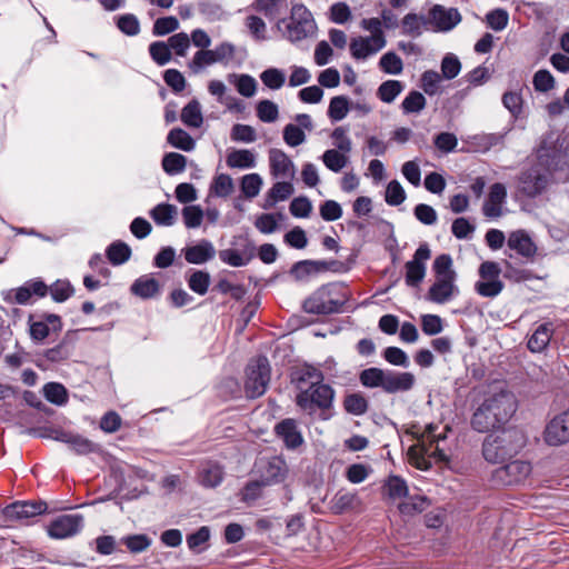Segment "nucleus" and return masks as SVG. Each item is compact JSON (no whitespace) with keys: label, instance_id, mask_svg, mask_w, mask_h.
<instances>
[{"label":"nucleus","instance_id":"nucleus-1","mask_svg":"<svg viewBox=\"0 0 569 569\" xmlns=\"http://www.w3.org/2000/svg\"><path fill=\"white\" fill-rule=\"evenodd\" d=\"M537 163L556 183L569 181V138L556 130L541 136L535 149Z\"/></svg>","mask_w":569,"mask_h":569},{"label":"nucleus","instance_id":"nucleus-2","mask_svg":"<svg viewBox=\"0 0 569 569\" xmlns=\"http://www.w3.org/2000/svg\"><path fill=\"white\" fill-rule=\"evenodd\" d=\"M517 410L516 399L509 391L487 396L471 417V427L488 432L507 423Z\"/></svg>","mask_w":569,"mask_h":569},{"label":"nucleus","instance_id":"nucleus-3","mask_svg":"<svg viewBox=\"0 0 569 569\" xmlns=\"http://www.w3.org/2000/svg\"><path fill=\"white\" fill-rule=\"evenodd\" d=\"M336 390L323 381H315L302 392H297L295 403L312 419L328 421L335 416Z\"/></svg>","mask_w":569,"mask_h":569},{"label":"nucleus","instance_id":"nucleus-4","mask_svg":"<svg viewBox=\"0 0 569 569\" xmlns=\"http://www.w3.org/2000/svg\"><path fill=\"white\" fill-rule=\"evenodd\" d=\"M525 446L523 433L516 428L501 429L488 435L482 443V456L490 463H503Z\"/></svg>","mask_w":569,"mask_h":569},{"label":"nucleus","instance_id":"nucleus-5","mask_svg":"<svg viewBox=\"0 0 569 569\" xmlns=\"http://www.w3.org/2000/svg\"><path fill=\"white\" fill-rule=\"evenodd\" d=\"M348 296L341 283L330 282L319 287L302 302L305 312L316 316L339 313L346 305Z\"/></svg>","mask_w":569,"mask_h":569},{"label":"nucleus","instance_id":"nucleus-6","mask_svg":"<svg viewBox=\"0 0 569 569\" xmlns=\"http://www.w3.org/2000/svg\"><path fill=\"white\" fill-rule=\"evenodd\" d=\"M283 38L291 43H298L307 38L315 36L317 31L316 21L303 4H293L289 18L280 19L277 23Z\"/></svg>","mask_w":569,"mask_h":569},{"label":"nucleus","instance_id":"nucleus-7","mask_svg":"<svg viewBox=\"0 0 569 569\" xmlns=\"http://www.w3.org/2000/svg\"><path fill=\"white\" fill-rule=\"evenodd\" d=\"M437 425H428L418 438V442L411 446L408 450L410 458L416 460V466L419 469H428L429 465L425 459L426 456L437 458L442 461L448 459L443 449L439 446V442L445 440L446 436L437 435Z\"/></svg>","mask_w":569,"mask_h":569},{"label":"nucleus","instance_id":"nucleus-8","mask_svg":"<svg viewBox=\"0 0 569 569\" xmlns=\"http://www.w3.org/2000/svg\"><path fill=\"white\" fill-rule=\"evenodd\" d=\"M271 378V368L266 356H258L246 367L244 392L250 399L264 395Z\"/></svg>","mask_w":569,"mask_h":569},{"label":"nucleus","instance_id":"nucleus-9","mask_svg":"<svg viewBox=\"0 0 569 569\" xmlns=\"http://www.w3.org/2000/svg\"><path fill=\"white\" fill-rule=\"evenodd\" d=\"M502 272L501 266L496 261H483L478 268L479 280L475 283V292L482 297L493 299L505 289V283L500 279Z\"/></svg>","mask_w":569,"mask_h":569},{"label":"nucleus","instance_id":"nucleus-10","mask_svg":"<svg viewBox=\"0 0 569 569\" xmlns=\"http://www.w3.org/2000/svg\"><path fill=\"white\" fill-rule=\"evenodd\" d=\"M530 462L525 460H512L491 472L490 481L497 487H511L522 483L531 473Z\"/></svg>","mask_w":569,"mask_h":569},{"label":"nucleus","instance_id":"nucleus-11","mask_svg":"<svg viewBox=\"0 0 569 569\" xmlns=\"http://www.w3.org/2000/svg\"><path fill=\"white\" fill-rule=\"evenodd\" d=\"M552 181L550 174L538 163L522 170L518 177V190L528 198L540 196Z\"/></svg>","mask_w":569,"mask_h":569},{"label":"nucleus","instance_id":"nucleus-12","mask_svg":"<svg viewBox=\"0 0 569 569\" xmlns=\"http://www.w3.org/2000/svg\"><path fill=\"white\" fill-rule=\"evenodd\" d=\"M431 257V250L428 243H421L413 253L411 260L406 262L405 281L408 287L418 288L426 277V262Z\"/></svg>","mask_w":569,"mask_h":569},{"label":"nucleus","instance_id":"nucleus-13","mask_svg":"<svg viewBox=\"0 0 569 569\" xmlns=\"http://www.w3.org/2000/svg\"><path fill=\"white\" fill-rule=\"evenodd\" d=\"M506 243L505 254L510 259L515 256H520L526 261H532L537 254V244L523 229L510 232Z\"/></svg>","mask_w":569,"mask_h":569},{"label":"nucleus","instance_id":"nucleus-14","mask_svg":"<svg viewBox=\"0 0 569 569\" xmlns=\"http://www.w3.org/2000/svg\"><path fill=\"white\" fill-rule=\"evenodd\" d=\"M543 439L549 446L569 442V409L556 415L546 426Z\"/></svg>","mask_w":569,"mask_h":569},{"label":"nucleus","instance_id":"nucleus-15","mask_svg":"<svg viewBox=\"0 0 569 569\" xmlns=\"http://www.w3.org/2000/svg\"><path fill=\"white\" fill-rule=\"evenodd\" d=\"M83 527V517L79 513L62 515L51 521L48 535L53 539H66L77 535Z\"/></svg>","mask_w":569,"mask_h":569},{"label":"nucleus","instance_id":"nucleus-16","mask_svg":"<svg viewBox=\"0 0 569 569\" xmlns=\"http://www.w3.org/2000/svg\"><path fill=\"white\" fill-rule=\"evenodd\" d=\"M430 23L438 32L451 31L461 22V14L456 8H446L441 4H435L429 10Z\"/></svg>","mask_w":569,"mask_h":569},{"label":"nucleus","instance_id":"nucleus-17","mask_svg":"<svg viewBox=\"0 0 569 569\" xmlns=\"http://www.w3.org/2000/svg\"><path fill=\"white\" fill-rule=\"evenodd\" d=\"M44 501H18L4 509V516L11 520H28L46 512Z\"/></svg>","mask_w":569,"mask_h":569},{"label":"nucleus","instance_id":"nucleus-18","mask_svg":"<svg viewBox=\"0 0 569 569\" xmlns=\"http://www.w3.org/2000/svg\"><path fill=\"white\" fill-rule=\"evenodd\" d=\"M416 377L409 371H396L387 369L383 391L389 395L407 392L413 388Z\"/></svg>","mask_w":569,"mask_h":569},{"label":"nucleus","instance_id":"nucleus-19","mask_svg":"<svg viewBox=\"0 0 569 569\" xmlns=\"http://www.w3.org/2000/svg\"><path fill=\"white\" fill-rule=\"evenodd\" d=\"M507 201V189L500 183H493L489 189L488 199L482 206V213L489 219H497L502 216V206Z\"/></svg>","mask_w":569,"mask_h":569},{"label":"nucleus","instance_id":"nucleus-20","mask_svg":"<svg viewBox=\"0 0 569 569\" xmlns=\"http://www.w3.org/2000/svg\"><path fill=\"white\" fill-rule=\"evenodd\" d=\"M274 432L281 439L287 449L295 450L303 443L302 433L298 423L292 418H287L278 422Z\"/></svg>","mask_w":569,"mask_h":569},{"label":"nucleus","instance_id":"nucleus-21","mask_svg":"<svg viewBox=\"0 0 569 569\" xmlns=\"http://www.w3.org/2000/svg\"><path fill=\"white\" fill-rule=\"evenodd\" d=\"M269 166L273 178L292 179L295 177L293 161L280 149L269 150Z\"/></svg>","mask_w":569,"mask_h":569},{"label":"nucleus","instance_id":"nucleus-22","mask_svg":"<svg viewBox=\"0 0 569 569\" xmlns=\"http://www.w3.org/2000/svg\"><path fill=\"white\" fill-rule=\"evenodd\" d=\"M456 279L453 277L436 278V281L431 284L428 290L427 299L435 303H446L458 293V288L455 284Z\"/></svg>","mask_w":569,"mask_h":569},{"label":"nucleus","instance_id":"nucleus-23","mask_svg":"<svg viewBox=\"0 0 569 569\" xmlns=\"http://www.w3.org/2000/svg\"><path fill=\"white\" fill-rule=\"evenodd\" d=\"M323 380V372L309 365L296 368L290 375V382L297 389V392H302L308 389V387L312 386L315 381Z\"/></svg>","mask_w":569,"mask_h":569},{"label":"nucleus","instance_id":"nucleus-24","mask_svg":"<svg viewBox=\"0 0 569 569\" xmlns=\"http://www.w3.org/2000/svg\"><path fill=\"white\" fill-rule=\"evenodd\" d=\"M373 39L370 37L353 38L350 42V53L356 60H365L385 48L386 42H382L379 37Z\"/></svg>","mask_w":569,"mask_h":569},{"label":"nucleus","instance_id":"nucleus-25","mask_svg":"<svg viewBox=\"0 0 569 569\" xmlns=\"http://www.w3.org/2000/svg\"><path fill=\"white\" fill-rule=\"evenodd\" d=\"M183 256L188 263L202 264L214 258L216 249L210 240L201 239L196 244L184 248Z\"/></svg>","mask_w":569,"mask_h":569},{"label":"nucleus","instance_id":"nucleus-26","mask_svg":"<svg viewBox=\"0 0 569 569\" xmlns=\"http://www.w3.org/2000/svg\"><path fill=\"white\" fill-rule=\"evenodd\" d=\"M286 475V462L278 457L269 459L260 467V479L267 486L283 481Z\"/></svg>","mask_w":569,"mask_h":569},{"label":"nucleus","instance_id":"nucleus-27","mask_svg":"<svg viewBox=\"0 0 569 569\" xmlns=\"http://www.w3.org/2000/svg\"><path fill=\"white\" fill-rule=\"evenodd\" d=\"M336 261H315V260H301L292 264L290 268V274L298 281L305 280L312 274H317L320 271L329 269L330 264H335Z\"/></svg>","mask_w":569,"mask_h":569},{"label":"nucleus","instance_id":"nucleus-28","mask_svg":"<svg viewBox=\"0 0 569 569\" xmlns=\"http://www.w3.org/2000/svg\"><path fill=\"white\" fill-rule=\"evenodd\" d=\"M553 323L550 321L540 323L529 337L527 347L531 352H542L549 345L553 335Z\"/></svg>","mask_w":569,"mask_h":569},{"label":"nucleus","instance_id":"nucleus-29","mask_svg":"<svg viewBox=\"0 0 569 569\" xmlns=\"http://www.w3.org/2000/svg\"><path fill=\"white\" fill-rule=\"evenodd\" d=\"M295 192L290 181H278L269 189L266 196L264 209L273 207L278 201L287 200Z\"/></svg>","mask_w":569,"mask_h":569},{"label":"nucleus","instance_id":"nucleus-30","mask_svg":"<svg viewBox=\"0 0 569 569\" xmlns=\"http://www.w3.org/2000/svg\"><path fill=\"white\" fill-rule=\"evenodd\" d=\"M226 163L229 168L252 169L256 167L257 160L253 151L239 149L227 154Z\"/></svg>","mask_w":569,"mask_h":569},{"label":"nucleus","instance_id":"nucleus-31","mask_svg":"<svg viewBox=\"0 0 569 569\" xmlns=\"http://www.w3.org/2000/svg\"><path fill=\"white\" fill-rule=\"evenodd\" d=\"M359 502V498L356 492H350L345 489H340L331 499V510L336 515H341Z\"/></svg>","mask_w":569,"mask_h":569},{"label":"nucleus","instance_id":"nucleus-32","mask_svg":"<svg viewBox=\"0 0 569 569\" xmlns=\"http://www.w3.org/2000/svg\"><path fill=\"white\" fill-rule=\"evenodd\" d=\"M342 406L347 413L359 417L368 411L369 401L362 393L352 392L345 396Z\"/></svg>","mask_w":569,"mask_h":569},{"label":"nucleus","instance_id":"nucleus-33","mask_svg":"<svg viewBox=\"0 0 569 569\" xmlns=\"http://www.w3.org/2000/svg\"><path fill=\"white\" fill-rule=\"evenodd\" d=\"M167 142L171 147L186 152H190L196 148L194 139L181 128L171 129L167 136Z\"/></svg>","mask_w":569,"mask_h":569},{"label":"nucleus","instance_id":"nucleus-34","mask_svg":"<svg viewBox=\"0 0 569 569\" xmlns=\"http://www.w3.org/2000/svg\"><path fill=\"white\" fill-rule=\"evenodd\" d=\"M181 121L190 128H200L203 122L201 106L197 99L189 101L181 110Z\"/></svg>","mask_w":569,"mask_h":569},{"label":"nucleus","instance_id":"nucleus-35","mask_svg":"<svg viewBox=\"0 0 569 569\" xmlns=\"http://www.w3.org/2000/svg\"><path fill=\"white\" fill-rule=\"evenodd\" d=\"M387 369H381L378 367H370L363 369L359 373V381L362 387L373 389L381 388L383 389L385 378H386Z\"/></svg>","mask_w":569,"mask_h":569},{"label":"nucleus","instance_id":"nucleus-36","mask_svg":"<svg viewBox=\"0 0 569 569\" xmlns=\"http://www.w3.org/2000/svg\"><path fill=\"white\" fill-rule=\"evenodd\" d=\"M383 489L387 496L393 500L406 498L409 493L406 480L402 477L396 475L388 477L383 485Z\"/></svg>","mask_w":569,"mask_h":569},{"label":"nucleus","instance_id":"nucleus-37","mask_svg":"<svg viewBox=\"0 0 569 569\" xmlns=\"http://www.w3.org/2000/svg\"><path fill=\"white\" fill-rule=\"evenodd\" d=\"M321 160L330 171L340 172L349 162V157L337 149H328L322 153Z\"/></svg>","mask_w":569,"mask_h":569},{"label":"nucleus","instance_id":"nucleus-38","mask_svg":"<svg viewBox=\"0 0 569 569\" xmlns=\"http://www.w3.org/2000/svg\"><path fill=\"white\" fill-rule=\"evenodd\" d=\"M67 445L77 455H89L99 450V445L74 432H70Z\"/></svg>","mask_w":569,"mask_h":569},{"label":"nucleus","instance_id":"nucleus-39","mask_svg":"<svg viewBox=\"0 0 569 569\" xmlns=\"http://www.w3.org/2000/svg\"><path fill=\"white\" fill-rule=\"evenodd\" d=\"M229 81L236 86L237 91L246 97H252L257 91V81L250 74H229Z\"/></svg>","mask_w":569,"mask_h":569},{"label":"nucleus","instance_id":"nucleus-40","mask_svg":"<svg viewBox=\"0 0 569 569\" xmlns=\"http://www.w3.org/2000/svg\"><path fill=\"white\" fill-rule=\"evenodd\" d=\"M430 505V501L427 497L416 495L410 496L406 501L401 502L398 506V509L403 516H413L416 513H420L425 511Z\"/></svg>","mask_w":569,"mask_h":569},{"label":"nucleus","instance_id":"nucleus-41","mask_svg":"<svg viewBox=\"0 0 569 569\" xmlns=\"http://www.w3.org/2000/svg\"><path fill=\"white\" fill-rule=\"evenodd\" d=\"M253 258V248L250 249V252L244 256L240 251L236 249H223L219 251V259L231 267H244L247 266L251 259Z\"/></svg>","mask_w":569,"mask_h":569},{"label":"nucleus","instance_id":"nucleus-42","mask_svg":"<svg viewBox=\"0 0 569 569\" xmlns=\"http://www.w3.org/2000/svg\"><path fill=\"white\" fill-rule=\"evenodd\" d=\"M163 171L169 176H176L184 171L187 158L178 152H168L162 158Z\"/></svg>","mask_w":569,"mask_h":569},{"label":"nucleus","instance_id":"nucleus-43","mask_svg":"<svg viewBox=\"0 0 569 569\" xmlns=\"http://www.w3.org/2000/svg\"><path fill=\"white\" fill-rule=\"evenodd\" d=\"M233 189V180L227 173L217 174L210 184V193L219 198H228Z\"/></svg>","mask_w":569,"mask_h":569},{"label":"nucleus","instance_id":"nucleus-44","mask_svg":"<svg viewBox=\"0 0 569 569\" xmlns=\"http://www.w3.org/2000/svg\"><path fill=\"white\" fill-rule=\"evenodd\" d=\"M106 253L112 264L120 266L129 260L131 249L122 241H114L107 248Z\"/></svg>","mask_w":569,"mask_h":569},{"label":"nucleus","instance_id":"nucleus-45","mask_svg":"<svg viewBox=\"0 0 569 569\" xmlns=\"http://www.w3.org/2000/svg\"><path fill=\"white\" fill-rule=\"evenodd\" d=\"M403 83L399 80H387L382 82L378 90V98L386 103H391L402 92Z\"/></svg>","mask_w":569,"mask_h":569},{"label":"nucleus","instance_id":"nucleus-46","mask_svg":"<svg viewBox=\"0 0 569 569\" xmlns=\"http://www.w3.org/2000/svg\"><path fill=\"white\" fill-rule=\"evenodd\" d=\"M188 287L197 295L203 296L210 286V274L203 270H194L187 278Z\"/></svg>","mask_w":569,"mask_h":569},{"label":"nucleus","instance_id":"nucleus-47","mask_svg":"<svg viewBox=\"0 0 569 569\" xmlns=\"http://www.w3.org/2000/svg\"><path fill=\"white\" fill-rule=\"evenodd\" d=\"M349 109L348 98L345 96H336L330 100L328 117L332 122L341 121L347 117Z\"/></svg>","mask_w":569,"mask_h":569},{"label":"nucleus","instance_id":"nucleus-48","mask_svg":"<svg viewBox=\"0 0 569 569\" xmlns=\"http://www.w3.org/2000/svg\"><path fill=\"white\" fill-rule=\"evenodd\" d=\"M176 207L169 203L157 204L150 216L159 226H172L174 223Z\"/></svg>","mask_w":569,"mask_h":569},{"label":"nucleus","instance_id":"nucleus-49","mask_svg":"<svg viewBox=\"0 0 569 569\" xmlns=\"http://www.w3.org/2000/svg\"><path fill=\"white\" fill-rule=\"evenodd\" d=\"M210 539V529L207 526L200 527L194 532L187 536L188 548L193 553H200L206 549V545Z\"/></svg>","mask_w":569,"mask_h":569},{"label":"nucleus","instance_id":"nucleus-50","mask_svg":"<svg viewBox=\"0 0 569 569\" xmlns=\"http://www.w3.org/2000/svg\"><path fill=\"white\" fill-rule=\"evenodd\" d=\"M425 96L416 90L410 91L401 102V109L405 114L419 113L426 107Z\"/></svg>","mask_w":569,"mask_h":569},{"label":"nucleus","instance_id":"nucleus-51","mask_svg":"<svg viewBox=\"0 0 569 569\" xmlns=\"http://www.w3.org/2000/svg\"><path fill=\"white\" fill-rule=\"evenodd\" d=\"M486 23L491 30L499 32L507 28L509 13L503 8H496L486 14Z\"/></svg>","mask_w":569,"mask_h":569},{"label":"nucleus","instance_id":"nucleus-52","mask_svg":"<svg viewBox=\"0 0 569 569\" xmlns=\"http://www.w3.org/2000/svg\"><path fill=\"white\" fill-rule=\"evenodd\" d=\"M502 276L505 279L512 282H525L532 279L531 271L516 267L511 261L503 260Z\"/></svg>","mask_w":569,"mask_h":569},{"label":"nucleus","instance_id":"nucleus-53","mask_svg":"<svg viewBox=\"0 0 569 569\" xmlns=\"http://www.w3.org/2000/svg\"><path fill=\"white\" fill-rule=\"evenodd\" d=\"M432 269L436 278H457L456 271L452 269V258L448 253L438 256L433 261Z\"/></svg>","mask_w":569,"mask_h":569},{"label":"nucleus","instance_id":"nucleus-54","mask_svg":"<svg viewBox=\"0 0 569 569\" xmlns=\"http://www.w3.org/2000/svg\"><path fill=\"white\" fill-rule=\"evenodd\" d=\"M426 23L427 21L423 17H419L418 14L410 12L402 19V33L413 38L419 37L422 33L421 27Z\"/></svg>","mask_w":569,"mask_h":569},{"label":"nucleus","instance_id":"nucleus-55","mask_svg":"<svg viewBox=\"0 0 569 569\" xmlns=\"http://www.w3.org/2000/svg\"><path fill=\"white\" fill-rule=\"evenodd\" d=\"M223 479V470L218 465H211L203 468L200 473V483L207 488H214L221 483Z\"/></svg>","mask_w":569,"mask_h":569},{"label":"nucleus","instance_id":"nucleus-56","mask_svg":"<svg viewBox=\"0 0 569 569\" xmlns=\"http://www.w3.org/2000/svg\"><path fill=\"white\" fill-rule=\"evenodd\" d=\"M260 79L267 88L279 90L286 82V74L278 68H269L260 74Z\"/></svg>","mask_w":569,"mask_h":569},{"label":"nucleus","instance_id":"nucleus-57","mask_svg":"<svg viewBox=\"0 0 569 569\" xmlns=\"http://www.w3.org/2000/svg\"><path fill=\"white\" fill-rule=\"evenodd\" d=\"M379 67L388 74H400L403 70L401 58L392 51L385 53L380 58Z\"/></svg>","mask_w":569,"mask_h":569},{"label":"nucleus","instance_id":"nucleus-58","mask_svg":"<svg viewBox=\"0 0 569 569\" xmlns=\"http://www.w3.org/2000/svg\"><path fill=\"white\" fill-rule=\"evenodd\" d=\"M242 193L251 199L259 194L262 187V178L258 173L244 174L241 179Z\"/></svg>","mask_w":569,"mask_h":569},{"label":"nucleus","instance_id":"nucleus-59","mask_svg":"<svg viewBox=\"0 0 569 569\" xmlns=\"http://www.w3.org/2000/svg\"><path fill=\"white\" fill-rule=\"evenodd\" d=\"M441 74L447 80L455 79L461 71V62L453 53H447L440 64Z\"/></svg>","mask_w":569,"mask_h":569},{"label":"nucleus","instance_id":"nucleus-60","mask_svg":"<svg viewBox=\"0 0 569 569\" xmlns=\"http://www.w3.org/2000/svg\"><path fill=\"white\" fill-rule=\"evenodd\" d=\"M46 399L54 405L61 406L67 401V389L58 382H49L43 387Z\"/></svg>","mask_w":569,"mask_h":569},{"label":"nucleus","instance_id":"nucleus-61","mask_svg":"<svg viewBox=\"0 0 569 569\" xmlns=\"http://www.w3.org/2000/svg\"><path fill=\"white\" fill-rule=\"evenodd\" d=\"M406 191L398 180H391L387 184L385 201L389 206H400L406 200Z\"/></svg>","mask_w":569,"mask_h":569},{"label":"nucleus","instance_id":"nucleus-62","mask_svg":"<svg viewBox=\"0 0 569 569\" xmlns=\"http://www.w3.org/2000/svg\"><path fill=\"white\" fill-rule=\"evenodd\" d=\"M230 138L234 142L251 143L257 140V133L249 124L236 123L231 128Z\"/></svg>","mask_w":569,"mask_h":569},{"label":"nucleus","instance_id":"nucleus-63","mask_svg":"<svg viewBox=\"0 0 569 569\" xmlns=\"http://www.w3.org/2000/svg\"><path fill=\"white\" fill-rule=\"evenodd\" d=\"M383 359L397 367L408 368L410 366V360L408 355L398 347H387L382 352Z\"/></svg>","mask_w":569,"mask_h":569},{"label":"nucleus","instance_id":"nucleus-64","mask_svg":"<svg viewBox=\"0 0 569 569\" xmlns=\"http://www.w3.org/2000/svg\"><path fill=\"white\" fill-rule=\"evenodd\" d=\"M257 117L262 122H274L279 117L278 106L270 100H261L257 104Z\"/></svg>","mask_w":569,"mask_h":569}]
</instances>
